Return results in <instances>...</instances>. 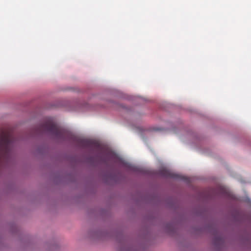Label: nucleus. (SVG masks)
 <instances>
[{
	"label": "nucleus",
	"mask_w": 251,
	"mask_h": 251,
	"mask_svg": "<svg viewBox=\"0 0 251 251\" xmlns=\"http://www.w3.org/2000/svg\"><path fill=\"white\" fill-rule=\"evenodd\" d=\"M36 132L39 134L49 133L55 138L64 139L67 134L66 131L57 126L51 118H47L44 122L36 128Z\"/></svg>",
	"instance_id": "obj_2"
},
{
	"label": "nucleus",
	"mask_w": 251,
	"mask_h": 251,
	"mask_svg": "<svg viewBox=\"0 0 251 251\" xmlns=\"http://www.w3.org/2000/svg\"><path fill=\"white\" fill-rule=\"evenodd\" d=\"M158 174L163 177L166 178H172L175 179H180L183 180L187 182H189L190 181L189 179L185 176H181L178 174H175L170 170L162 168L159 169L158 171Z\"/></svg>",
	"instance_id": "obj_3"
},
{
	"label": "nucleus",
	"mask_w": 251,
	"mask_h": 251,
	"mask_svg": "<svg viewBox=\"0 0 251 251\" xmlns=\"http://www.w3.org/2000/svg\"><path fill=\"white\" fill-rule=\"evenodd\" d=\"M143 231V228H142V231ZM142 245H143V234L142 233Z\"/></svg>",
	"instance_id": "obj_6"
},
{
	"label": "nucleus",
	"mask_w": 251,
	"mask_h": 251,
	"mask_svg": "<svg viewBox=\"0 0 251 251\" xmlns=\"http://www.w3.org/2000/svg\"><path fill=\"white\" fill-rule=\"evenodd\" d=\"M100 161H101L102 163H106V161L105 159H104V158H101V159H100Z\"/></svg>",
	"instance_id": "obj_5"
},
{
	"label": "nucleus",
	"mask_w": 251,
	"mask_h": 251,
	"mask_svg": "<svg viewBox=\"0 0 251 251\" xmlns=\"http://www.w3.org/2000/svg\"><path fill=\"white\" fill-rule=\"evenodd\" d=\"M15 137L12 129L7 127L0 132V166L7 162L11 154Z\"/></svg>",
	"instance_id": "obj_1"
},
{
	"label": "nucleus",
	"mask_w": 251,
	"mask_h": 251,
	"mask_svg": "<svg viewBox=\"0 0 251 251\" xmlns=\"http://www.w3.org/2000/svg\"><path fill=\"white\" fill-rule=\"evenodd\" d=\"M78 145L82 148H90L93 146V142L90 140L85 139H77Z\"/></svg>",
	"instance_id": "obj_4"
}]
</instances>
